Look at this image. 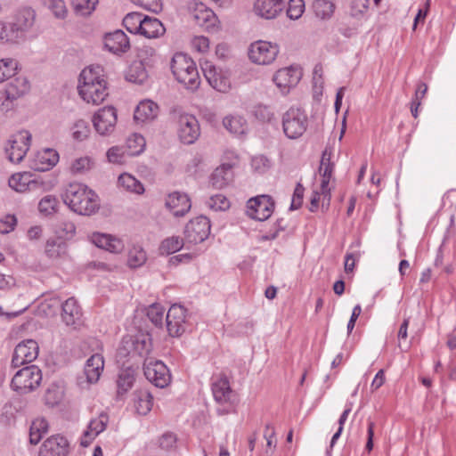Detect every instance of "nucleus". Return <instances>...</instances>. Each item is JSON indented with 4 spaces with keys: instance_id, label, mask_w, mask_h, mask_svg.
I'll list each match as a JSON object with an SVG mask.
<instances>
[{
    "instance_id": "51",
    "label": "nucleus",
    "mask_w": 456,
    "mask_h": 456,
    "mask_svg": "<svg viewBox=\"0 0 456 456\" xmlns=\"http://www.w3.org/2000/svg\"><path fill=\"white\" fill-rule=\"evenodd\" d=\"M70 2L77 14L86 16L91 14L95 9L98 0H70Z\"/></svg>"
},
{
    "instance_id": "46",
    "label": "nucleus",
    "mask_w": 456,
    "mask_h": 456,
    "mask_svg": "<svg viewBox=\"0 0 456 456\" xmlns=\"http://www.w3.org/2000/svg\"><path fill=\"white\" fill-rule=\"evenodd\" d=\"M59 205L58 199L53 195L43 197L38 203V210L45 216H50L57 211Z\"/></svg>"
},
{
    "instance_id": "39",
    "label": "nucleus",
    "mask_w": 456,
    "mask_h": 456,
    "mask_svg": "<svg viewBox=\"0 0 456 456\" xmlns=\"http://www.w3.org/2000/svg\"><path fill=\"white\" fill-rule=\"evenodd\" d=\"M146 142L140 134H133L126 140V151L128 156H135L142 153L145 148Z\"/></svg>"
},
{
    "instance_id": "27",
    "label": "nucleus",
    "mask_w": 456,
    "mask_h": 456,
    "mask_svg": "<svg viewBox=\"0 0 456 456\" xmlns=\"http://www.w3.org/2000/svg\"><path fill=\"white\" fill-rule=\"evenodd\" d=\"M159 110V106L154 102L142 101L134 110V118L137 123L151 122L158 117Z\"/></svg>"
},
{
    "instance_id": "59",
    "label": "nucleus",
    "mask_w": 456,
    "mask_h": 456,
    "mask_svg": "<svg viewBox=\"0 0 456 456\" xmlns=\"http://www.w3.org/2000/svg\"><path fill=\"white\" fill-rule=\"evenodd\" d=\"M253 113L254 116L262 122H269L273 117L271 108L262 104L255 106Z\"/></svg>"
},
{
    "instance_id": "24",
    "label": "nucleus",
    "mask_w": 456,
    "mask_h": 456,
    "mask_svg": "<svg viewBox=\"0 0 456 456\" xmlns=\"http://www.w3.org/2000/svg\"><path fill=\"white\" fill-rule=\"evenodd\" d=\"M104 45L116 54L126 53L130 48L127 36L120 29L107 34L104 37Z\"/></svg>"
},
{
    "instance_id": "48",
    "label": "nucleus",
    "mask_w": 456,
    "mask_h": 456,
    "mask_svg": "<svg viewBox=\"0 0 456 456\" xmlns=\"http://www.w3.org/2000/svg\"><path fill=\"white\" fill-rule=\"evenodd\" d=\"M224 126L232 134H242L245 132V122L241 118L227 116L223 120Z\"/></svg>"
},
{
    "instance_id": "55",
    "label": "nucleus",
    "mask_w": 456,
    "mask_h": 456,
    "mask_svg": "<svg viewBox=\"0 0 456 456\" xmlns=\"http://www.w3.org/2000/svg\"><path fill=\"white\" fill-rule=\"evenodd\" d=\"M55 232L60 239L69 240L74 236L76 226L71 221L63 220L57 224Z\"/></svg>"
},
{
    "instance_id": "54",
    "label": "nucleus",
    "mask_w": 456,
    "mask_h": 456,
    "mask_svg": "<svg viewBox=\"0 0 456 456\" xmlns=\"http://www.w3.org/2000/svg\"><path fill=\"white\" fill-rule=\"evenodd\" d=\"M66 244L61 240L50 239L45 244V254L51 258H56L65 252Z\"/></svg>"
},
{
    "instance_id": "56",
    "label": "nucleus",
    "mask_w": 456,
    "mask_h": 456,
    "mask_svg": "<svg viewBox=\"0 0 456 456\" xmlns=\"http://www.w3.org/2000/svg\"><path fill=\"white\" fill-rule=\"evenodd\" d=\"M208 207L215 211H224L230 208L229 200L223 194H216L207 201Z\"/></svg>"
},
{
    "instance_id": "25",
    "label": "nucleus",
    "mask_w": 456,
    "mask_h": 456,
    "mask_svg": "<svg viewBox=\"0 0 456 456\" xmlns=\"http://www.w3.org/2000/svg\"><path fill=\"white\" fill-rule=\"evenodd\" d=\"M273 80L282 92H288L289 88L297 86L300 80V75L297 69L284 68L274 74Z\"/></svg>"
},
{
    "instance_id": "14",
    "label": "nucleus",
    "mask_w": 456,
    "mask_h": 456,
    "mask_svg": "<svg viewBox=\"0 0 456 456\" xmlns=\"http://www.w3.org/2000/svg\"><path fill=\"white\" fill-rule=\"evenodd\" d=\"M39 346L33 339H26L20 342L13 352L12 366L18 368L21 365L32 362L38 355Z\"/></svg>"
},
{
    "instance_id": "32",
    "label": "nucleus",
    "mask_w": 456,
    "mask_h": 456,
    "mask_svg": "<svg viewBox=\"0 0 456 456\" xmlns=\"http://www.w3.org/2000/svg\"><path fill=\"white\" fill-rule=\"evenodd\" d=\"M22 41H25V37L13 21L0 22V42L19 44Z\"/></svg>"
},
{
    "instance_id": "19",
    "label": "nucleus",
    "mask_w": 456,
    "mask_h": 456,
    "mask_svg": "<svg viewBox=\"0 0 456 456\" xmlns=\"http://www.w3.org/2000/svg\"><path fill=\"white\" fill-rule=\"evenodd\" d=\"M286 0H256L255 13L265 20H273L279 16L285 8Z\"/></svg>"
},
{
    "instance_id": "22",
    "label": "nucleus",
    "mask_w": 456,
    "mask_h": 456,
    "mask_svg": "<svg viewBox=\"0 0 456 456\" xmlns=\"http://www.w3.org/2000/svg\"><path fill=\"white\" fill-rule=\"evenodd\" d=\"M59 161V154L55 150L45 149L37 153L30 167L36 171H46L53 168Z\"/></svg>"
},
{
    "instance_id": "8",
    "label": "nucleus",
    "mask_w": 456,
    "mask_h": 456,
    "mask_svg": "<svg viewBox=\"0 0 456 456\" xmlns=\"http://www.w3.org/2000/svg\"><path fill=\"white\" fill-rule=\"evenodd\" d=\"M31 142V134L27 130L19 131L9 139L6 148L8 159L12 163H20L26 156Z\"/></svg>"
},
{
    "instance_id": "15",
    "label": "nucleus",
    "mask_w": 456,
    "mask_h": 456,
    "mask_svg": "<svg viewBox=\"0 0 456 456\" xmlns=\"http://www.w3.org/2000/svg\"><path fill=\"white\" fill-rule=\"evenodd\" d=\"M117 123V111L112 106L100 109L93 118L96 132L101 135H108L114 131Z\"/></svg>"
},
{
    "instance_id": "17",
    "label": "nucleus",
    "mask_w": 456,
    "mask_h": 456,
    "mask_svg": "<svg viewBox=\"0 0 456 456\" xmlns=\"http://www.w3.org/2000/svg\"><path fill=\"white\" fill-rule=\"evenodd\" d=\"M69 444L66 437L54 435L48 437L40 446L38 456H68Z\"/></svg>"
},
{
    "instance_id": "4",
    "label": "nucleus",
    "mask_w": 456,
    "mask_h": 456,
    "mask_svg": "<svg viewBox=\"0 0 456 456\" xmlns=\"http://www.w3.org/2000/svg\"><path fill=\"white\" fill-rule=\"evenodd\" d=\"M308 127V118L300 108H289L282 116V129L289 139H298Z\"/></svg>"
},
{
    "instance_id": "7",
    "label": "nucleus",
    "mask_w": 456,
    "mask_h": 456,
    "mask_svg": "<svg viewBox=\"0 0 456 456\" xmlns=\"http://www.w3.org/2000/svg\"><path fill=\"white\" fill-rule=\"evenodd\" d=\"M145 378L155 387L164 388L171 381V374L166 364L159 360L145 359L143 362Z\"/></svg>"
},
{
    "instance_id": "60",
    "label": "nucleus",
    "mask_w": 456,
    "mask_h": 456,
    "mask_svg": "<svg viewBox=\"0 0 456 456\" xmlns=\"http://www.w3.org/2000/svg\"><path fill=\"white\" fill-rule=\"evenodd\" d=\"M17 224V219L13 215H6L0 219V233L6 234L13 231Z\"/></svg>"
},
{
    "instance_id": "49",
    "label": "nucleus",
    "mask_w": 456,
    "mask_h": 456,
    "mask_svg": "<svg viewBox=\"0 0 456 456\" xmlns=\"http://www.w3.org/2000/svg\"><path fill=\"white\" fill-rule=\"evenodd\" d=\"M138 62L151 67L154 64L157 59L156 50L149 45H142L137 51Z\"/></svg>"
},
{
    "instance_id": "6",
    "label": "nucleus",
    "mask_w": 456,
    "mask_h": 456,
    "mask_svg": "<svg viewBox=\"0 0 456 456\" xmlns=\"http://www.w3.org/2000/svg\"><path fill=\"white\" fill-rule=\"evenodd\" d=\"M211 391L215 401L220 405L226 406L228 409L225 410V412H229L235 403L236 393L232 389L225 374H219L212 378Z\"/></svg>"
},
{
    "instance_id": "26",
    "label": "nucleus",
    "mask_w": 456,
    "mask_h": 456,
    "mask_svg": "<svg viewBox=\"0 0 456 456\" xmlns=\"http://www.w3.org/2000/svg\"><path fill=\"white\" fill-rule=\"evenodd\" d=\"M36 20V12L31 7L20 8L14 17L13 23L17 26L20 32L26 38L28 32L31 30Z\"/></svg>"
},
{
    "instance_id": "29",
    "label": "nucleus",
    "mask_w": 456,
    "mask_h": 456,
    "mask_svg": "<svg viewBox=\"0 0 456 456\" xmlns=\"http://www.w3.org/2000/svg\"><path fill=\"white\" fill-rule=\"evenodd\" d=\"M29 90V84L26 77H17L11 78L4 89L7 101L13 102L24 95Z\"/></svg>"
},
{
    "instance_id": "37",
    "label": "nucleus",
    "mask_w": 456,
    "mask_h": 456,
    "mask_svg": "<svg viewBox=\"0 0 456 456\" xmlns=\"http://www.w3.org/2000/svg\"><path fill=\"white\" fill-rule=\"evenodd\" d=\"M49 425L45 419L37 418L31 423L29 428V442L31 444H37L43 436L48 432Z\"/></svg>"
},
{
    "instance_id": "33",
    "label": "nucleus",
    "mask_w": 456,
    "mask_h": 456,
    "mask_svg": "<svg viewBox=\"0 0 456 456\" xmlns=\"http://www.w3.org/2000/svg\"><path fill=\"white\" fill-rule=\"evenodd\" d=\"M93 242L98 248H103L111 253H118L122 250V242L108 234L94 233Z\"/></svg>"
},
{
    "instance_id": "28",
    "label": "nucleus",
    "mask_w": 456,
    "mask_h": 456,
    "mask_svg": "<svg viewBox=\"0 0 456 456\" xmlns=\"http://www.w3.org/2000/svg\"><path fill=\"white\" fill-rule=\"evenodd\" d=\"M104 359L101 354H94L87 359L85 365V375L88 383H96L103 370Z\"/></svg>"
},
{
    "instance_id": "18",
    "label": "nucleus",
    "mask_w": 456,
    "mask_h": 456,
    "mask_svg": "<svg viewBox=\"0 0 456 456\" xmlns=\"http://www.w3.org/2000/svg\"><path fill=\"white\" fill-rule=\"evenodd\" d=\"M204 76L208 84L216 91L225 93L231 87L229 77L221 70L217 69L209 61H205L201 67Z\"/></svg>"
},
{
    "instance_id": "57",
    "label": "nucleus",
    "mask_w": 456,
    "mask_h": 456,
    "mask_svg": "<svg viewBox=\"0 0 456 456\" xmlns=\"http://www.w3.org/2000/svg\"><path fill=\"white\" fill-rule=\"evenodd\" d=\"M126 155H127L126 149L120 146H113L107 151L108 160L113 164L121 165L125 163Z\"/></svg>"
},
{
    "instance_id": "31",
    "label": "nucleus",
    "mask_w": 456,
    "mask_h": 456,
    "mask_svg": "<svg viewBox=\"0 0 456 456\" xmlns=\"http://www.w3.org/2000/svg\"><path fill=\"white\" fill-rule=\"evenodd\" d=\"M134 406L140 415H147L153 406V396L144 389L136 390L133 394Z\"/></svg>"
},
{
    "instance_id": "53",
    "label": "nucleus",
    "mask_w": 456,
    "mask_h": 456,
    "mask_svg": "<svg viewBox=\"0 0 456 456\" xmlns=\"http://www.w3.org/2000/svg\"><path fill=\"white\" fill-rule=\"evenodd\" d=\"M58 19H64L67 14V8L63 0H41Z\"/></svg>"
},
{
    "instance_id": "10",
    "label": "nucleus",
    "mask_w": 456,
    "mask_h": 456,
    "mask_svg": "<svg viewBox=\"0 0 456 456\" xmlns=\"http://www.w3.org/2000/svg\"><path fill=\"white\" fill-rule=\"evenodd\" d=\"M279 53V46L267 41H256L250 45L248 50L249 59L259 65L272 63Z\"/></svg>"
},
{
    "instance_id": "44",
    "label": "nucleus",
    "mask_w": 456,
    "mask_h": 456,
    "mask_svg": "<svg viewBox=\"0 0 456 456\" xmlns=\"http://www.w3.org/2000/svg\"><path fill=\"white\" fill-rule=\"evenodd\" d=\"M71 131L73 139L78 142L87 139L91 134L89 123L84 119L77 120L73 124Z\"/></svg>"
},
{
    "instance_id": "9",
    "label": "nucleus",
    "mask_w": 456,
    "mask_h": 456,
    "mask_svg": "<svg viewBox=\"0 0 456 456\" xmlns=\"http://www.w3.org/2000/svg\"><path fill=\"white\" fill-rule=\"evenodd\" d=\"M275 203L269 195H259L250 199L247 203L248 216L257 221L267 220L274 211Z\"/></svg>"
},
{
    "instance_id": "41",
    "label": "nucleus",
    "mask_w": 456,
    "mask_h": 456,
    "mask_svg": "<svg viewBox=\"0 0 456 456\" xmlns=\"http://www.w3.org/2000/svg\"><path fill=\"white\" fill-rule=\"evenodd\" d=\"M143 17L140 12L127 13L123 19V25L130 33L140 34Z\"/></svg>"
},
{
    "instance_id": "50",
    "label": "nucleus",
    "mask_w": 456,
    "mask_h": 456,
    "mask_svg": "<svg viewBox=\"0 0 456 456\" xmlns=\"http://www.w3.org/2000/svg\"><path fill=\"white\" fill-rule=\"evenodd\" d=\"M165 308L159 304H153L149 306L147 310V316L149 320L156 326L162 328L163 327V319H164Z\"/></svg>"
},
{
    "instance_id": "38",
    "label": "nucleus",
    "mask_w": 456,
    "mask_h": 456,
    "mask_svg": "<svg viewBox=\"0 0 456 456\" xmlns=\"http://www.w3.org/2000/svg\"><path fill=\"white\" fill-rule=\"evenodd\" d=\"M118 183L119 186L128 191L135 192L137 194H141L144 191V187L141 182L129 174L125 173L120 175Z\"/></svg>"
},
{
    "instance_id": "12",
    "label": "nucleus",
    "mask_w": 456,
    "mask_h": 456,
    "mask_svg": "<svg viewBox=\"0 0 456 456\" xmlns=\"http://www.w3.org/2000/svg\"><path fill=\"white\" fill-rule=\"evenodd\" d=\"M210 233V221L208 217L200 216L191 219L185 226L184 236L190 243H200Z\"/></svg>"
},
{
    "instance_id": "47",
    "label": "nucleus",
    "mask_w": 456,
    "mask_h": 456,
    "mask_svg": "<svg viewBox=\"0 0 456 456\" xmlns=\"http://www.w3.org/2000/svg\"><path fill=\"white\" fill-rule=\"evenodd\" d=\"M146 253L142 248L134 246L129 250L127 264L131 268H137L142 266L146 262Z\"/></svg>"
},
{
    "instance_id": "16",
    "label": "nucleus",
    "mask_w": 456,
    "mask_h": 456,
    "mask_svg": "<svg viewBox=\"0 0 456 456\" xmlns=\"http://www.w3.org/2000/svg\"><path fill=\"white\" fill-rule=\"evenodd\" d=\"M123 346L120 348V354L124 353L125 355H138L140 357L147 356L152 348L151 338L149 335H139L134 338H124L122 340Z\"/></svg>"
},
{
    "instance_id": "64",
    "label": "nucleus",
    "mask_w": 456,
    "mask_h": 456,
    "mask_svg": "<svg viewBox=\"0 0 456 456\" xmlns=\"http://www.w3.org/2000/svg\"><path fill=\"white\" fill-rule=\"evenodd\" d=\"M251 167L256 172L263 174L269 168V159L263 155L256 156L251 159Z\"/></svg>"
},
{
    "instance_id": "30",
    "label": "nucleus",
    "mask_w": 456,
    "mask_h": 456,
    "mask_svg": "<svg viewBox=\"0 0 456 456\" xmlns=\"http://www.w3.org/2000/svg\"><path fill=\"white\" fill-rule=\"evenodd\" d=\"M165 31L166 28L159 19L144 15L140 31L141 35L147 38H157L164 35Z\"/></svg>"
},
{
    "instance_id": "34",
    "label": "nucleus",
    "mask_w": 456,
    "mask_h": 456,
    "mask_svg": "<svg viewBox=\"0 0 456 456\" xmlns=\"http://www.w3.org/2000/svg\"><path fill=\"white\" fill-rule=\"evenodd\" d=\"M232 178V167L224 164L215 169L210 177V183L216 189H222L226 186Z\"/></svg>"
},
{
    "instance_id": "42",
    "label": "nucleus",
    "mask_w": 456,
    "mask_h": 456,
    "mask_svg": "<svg viewBox=\"0 0 456 456\" xmlns=\"http://www.w3.org/2000/svg\"><path fill=\"white\" fill-rule=\"evenodd\" d=\"M134 375L133 371L129 369L122 370L117 380L118 386V394L123 395L126 393L134 385Z\"/></svg>"
},
{
    "instance_id": "1",
    "label": "nucleus",
    "mask_w": 456,
    "mask_h": 456,
    "mask_svg": "<svg viewBox=\"0 0 456 456\" xmlns=\"http://www.w3.org/2000/svg\"><path fill=\"white\" fill-rule=\"evenodd\" d=\"M100 66L85 68L78 79L77 90L87 103L101 104L109 95L107 82Z\"/></svg>"
},
{
    "instance_id": "23",
    "label": "nucleus",
    "mask_w": 456,
    "mask_h": 456,
    "mask_svg": "<svg viewBox=\"0 0 456 456\" xmlns=\"http://www.w3.org/2000/svg\"><path fill=\"white\" fill-rule=\"evenodd\" d=\"M108 422L109 416L105 412H102L97 418L91 419L88 424L87 430L84 432L80 443L81 445L84 447L88 446L99 434L106 429Z\"/></svg>"
},
{
    "instance_id": "61",
    "label": "nucleus",
    "mask_w": 456,
    "mask_h": 456,
    "mask_svg": "<svg viewBox=\"0 0 456 456\" xmlns=\"http://www.w3.org/2000/svg\"><path fill=\"white\" fill-rule=\"evenodd\" d=\"M194 18L198 25L208 27L213 24L214 13L210 10H200L195 13Z\"/></svg>"
},
{
    "instance_id": "13",
    "label": "nucleus",
    "mask_w": 456,
    "mask_h": 456,
    "mask_svg": "<svg viewBox=\"0 0 456 456\" xmlns=\"http://www.w3.org/2000/svg\"><path fill=\"white\" fill-rule=\"evenodd\" d=\"M178 136L184 144L193 143L200 136V130L197 118L191 114H181L178 118Z\"/></svg>"
},
{
    "instance_id": "36",
    "label": "nucleus",
    "mask_w": 456,
    "mask_h": 456,
    "mask_svg": "<svg viewBox=\"0 0 456 456\" xmlns=\"http://www.w3.org/2000/svg\"><path fill=\"white\" fill-rule=\"evenodd\" d=\"M9 186L18 192H24L29 190L30 185L35 183L32 175L28 172L12 175L8 181Z\"/></svg>"
},
{
    "instance_id": "58",
    "label": "nucleus",
    "mask_w": 456,
    "mask_h": 456,
    "mask_svg": "<svg viewBox=\"0 0 456 456\" xmlns=\"http://www.w3.org/2000/svg\"><path fill=\"white\" fill-rule=\"evenodd\" d=\"M305 10L304 0H289L287 9V16L291 20L300 18Z\"/></svg>"
},
{
    "instance_id": "2",
    "label": "nucleus",
    "mask_w": 456,
    "mask_h": 456,
    "mask_svg": "<svg viewBox=\"0 0 456 456\" xmlns=\"http://www.w3.org/2000/svg\"><path fill=\"white\" fill-rule=\"evenodd\" d=\"M64 202L72 211L82 216H91L100 208L98 195L87 185L80 183H71L68 185Z\"/></svg>"
},
{
    "instance_id": "63",
    "label": "nucleus",
    "mask_w": 456,
    "mask_h": 456,
    "mask_svg": "<svg viewBox=\"0 0 456 456\" xmlns=\"http://www.w3.org/2000/svg\"><path fill=\"white\" fill-rule=\"evenodd\" d=\"M304 191H305L304 186L298 183L296 185L295 190H294L289 210L298 209L302 206Z\"/></svg>"
},
{
    "instance_id": "52",
    "label": "nucleus",
    "mask_w": 456,
    "mask_h": 456,
    "mask_svg": "<svg viewBox=\"0 0 456 456\" xmlns=\"http://www.w3.org/2000/svg\"><path fill=\"white\" fill-rule=\"evenodd\" d=\"M63 392L59 386L52 384L46 389L45 394V402L49 406L57 405L62 399Z\"/></svg>"
},
{
    "instance_id": "62",
    "label": "nucleus",
    "mask_w": 456,
    "mask_h": 456,
    "mask_svg": "<svg viewBox=\"0 0 456 456\" xmlns=\"http://www.w3.org/2000/svg\"><path fill=\"white\" fill-rule=\"evenodd\" d=\"M370 0H352L350 13L353 17L362 15L369 7Z\"/></svg>"
},
{
    "instance_id": "45",
    "label": "nucleus",
    "mask_w": 456,
    "mask_h": 456,
    "mask_svg": "<svg viewBox=\"0 0 456 456\" xmlns=\"http://www.w3.org/2000/svg\"><path fill=\"white\" fill-rule=\"evenodd\" d=\"M315 15L321 19L330 18L334 12V4L329 0H315L313 4Z\"/></svg>"
},
{
    "instance_id": "3",
    "label": "nucleus",
    "mask_w": 456,
    "mask_h": 456,
    "mask_svg": "<svg viewBox=\"0 0 456 456\" xmlns=\"http://www.w3.org/2000/svg\"><path fill=\"white\" fill-rule=\"evenodd\" d=\"M171 70L175 79L187 89L195 90L200 78L195 62L183 53H176L171 61Z\"/></svg>"
},
{
    "instance_id": "43",
    "label": "nucleus",
    "mask_w": 456,
    "mask_h": 456,
    "mask_svg": "<svg viewBox=\"0 0 456 456\" xmlns=\"http://www.w3.org/2000/svg\"><path fill=\"white\" fill-rule=\"evenodd\" d=\"M18 62L14 59L0 60V83L12 78L16 74Z\"/></svg>"
},
{
    "instance_id": "20",
    "label": "nucleus",
    "mask_w": 456,
    "mask_h": 456,
    "mask_svg": "<svg viewBox=\"0 0 456 456\" xmlns=\"http://www.w3.org/2000/svg\"><path fill=\"white\" fill-rule=\"evenodd\" d=\"M61 319L67 326L77 329L82 324V312L74 297L68 298L61 305Z\"/></svg>"
},
{
    "instance_id": "21",
    "label": "nucleus",
    "mask_w": 456,
    "mask_h": 456,
    "mask_svg": "<svg viewBox=\"0 0 456 456\" xmlns=\"http://www.w3.org/2000/svg\"><path fill=\"white\" fill-rule=\"evenodd\" d=\"M165 204L175 216H183L191 207L188 196L178 191L168 194Z\"/></svg>"
},
{
    "instance_id": "5",
    "label": "nucleus",
    "mask_w": 456,
    "mask_h": 456,
    "mask_svg": "<svg viewBox=\"0 0 456 456\" xmlns=\"http://www.w3.org/2000/svg\"><path fill=\"white\" fill-rule=\"evenodd\" d=\"M41 380V370L36 365H29L15 373L11 387L20 394H27L36 389L40 385Z\"/></svg>"
},
{
    "instance_id": "40",
    "label": "nucleus",
    "mask_w": 456,
    "mask_h": 456,
    "mask_svg": "<svg viewBox=\"0 0 456 456\" xmlns=\"http://www.w3.org/2000/svg\"><path fill=\"white\" fill-rule=\"evenodd\" d=\"M183 247V240L179 236H172L165 239L159 247L160 254L171 255L179 251Z\"/></svg>"
},
{
    "instance_id": "35",
    "label": "nucleus",
    "mask_w": 456,
    "mask_h": 456,
    "mask_svg": "<svg viewBox=\"0 0 456 456\" xmlns=\"http://www.w3.org/2000/svg\"><path fill=\"white\" fill-rule=\"evenodd\" d=\"M147 67L142 62L134 61L126 71V79L134 84H143L148 78Z\"/></svg>"
},
{
    "instance_id": "11",
    "label": "nucleus",
    "mask_w": 456,
    "mask_h": 456,
    "mask_svg": "<svg viewBox=\"0 0 456 456\" xmlns=\"http://www.w3.org/2000/svg\"><path fill=\"white\" fill-rule=\"evenodd\" d=\"M187 310L181 305H171L166 314V327L172 337H180L185 331Z\"/></svg>"
}]
</instances>
